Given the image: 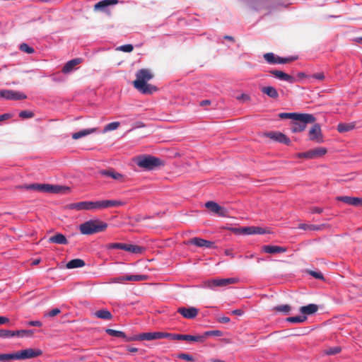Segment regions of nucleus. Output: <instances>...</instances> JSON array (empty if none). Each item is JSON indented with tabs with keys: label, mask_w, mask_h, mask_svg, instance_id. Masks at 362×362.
Instances as JSON below:
<instances>
[{
	"label": "nucleus",
	"mask_w": 362,
	"mask_h": 362,
	"mask_svg": "<svg viewBox=\"0 0 362 362\" xmlns=\"http://www.w3.org/2000/svg\"><path fill=\"white\" fill-rule=\"evenodd\" d=\"M327 152V150L326 148L324 147H317L313 149H310L309 151L310 153V159H315L320 158L325 155Z\"/></svg>",
	"instance_id": "obj_23"
},
{
	"label": "nucleus",
	"mask_w": 362,
	"mask_h": 362,
	"mask_svg": "<svg viewBox=\"0 0 362 362\" xmlns=\"http://www.w3.org/2000/svg\"><path fill=\"white\" fill-rule=\"evenodd\" d=\"M270 73L272 75H274L276 78H277L280 80L287 81L290 83H293L296 82V78L294 77H293L292 76H291L288 74L283 72L282 71L273 70V71H271Z\"/></svg>",
	"instance_id": "obj_17"
},
{
	"label": "nucleus",
	"mask_w": 362,
	"mask_h": 362,
	"mask_svg": "<svg viewBox=\"0 0 362 362\" xmlns=\"http://www.w3.org/2000/svg\"><path fill=\"white\" fill-rule=\"evenodd\" d=\"M20 49L22 52H24L28 53V54H33L35 52L34 49L33 47H30L26 43L21 44L20 45Z\"/></svg>",
	"instance_id": "obj_46"
},
{
	"label": "nucleus",
	"mask_w": 362,
	"mask_h": 362,
	"mask_svg": "<svg viewBox=\"0 0 362 362\" xmlns=\"http://www.w3.org/2000/svg\"><path fill=\"white\" fill-rule=\"evenodd\" d=\"M97 131V129L96 128H90V129H83V130H81L78 132H75L72 134V139H78L81 137H83V136H86L88 134H90L92 133H94Z\"/></svg>",
	"instance_id": "obj_27"
},
{
	"label": "nucleus",
	"mask_w": 362,
	"mask_h": 362,
	"mask_svg": "<svg viewBox=\"0 0 362 362\" xmlns=\"http://www.w3.org/2000/svg\"><path fill=\"white\" fill-rule=\"evenodd\" d=\"M263 136L269 138L274 141L286 145H290L291 144V140L289 138L280 132H264Z\"/></svg>",
	"instance_id": "obj_11"
},
{
	"label": "nucleus",
	"mask_w": 362,
	"mask_h": 362,
	"mask_svg": "<svg viewBox=\"0 0 362 362\" xmlns=\"http://www.w3.org/2000/svg\"><path fill=\"white\" fill-rule=\"evenodd\" d=\"M23 187L27 190H33L50 194H66L71 192V188L69 187L45 183H33L30 185H25Z\"/></svg>",
	"instance_id": "obj_2"
},
{
	"label": "nucleus",
	"mask_w": 362,
	"mask_h": 362,
	"mask_svg": "<svg viewBox=\"0 0 362 362\" xmlns=\"http://www.w3.org/2000/svg\"><path fill=\"white\" fill-rule=\"evenodd\" d=\"M309 140L317 144H321L324 141L321 127L319 124L315 123L308 131Z\"/></svg>",
	"instance_id": "obj_9"
},
{
	"label": "nucleus",
	"mask_w": 362,
	"mask_h": 362,
	"mask_svg": "<svg viewBox=\"0 0 362 362\" xmlns=\"http://www.w3.org/2000/svg\"><path fill=\"white\" fill-rule=\"evenodd\" d=\"M107 223L99 219L89 220L79 226L80 232L83 235H92L105 230Z\"/></svg>",
	"instance_id": "obj_4"
},
{
	"label": "nucleus",
	"mask_w": 362,
	"mask_h": 362,
	"mask_svg": "<svg viewBox=\"0 0 362 362\" xmlns=\"http://www.w3.org/2000/svg\"><path fill=\"white\" fill-rule=\"evenodd\" d=\"M322 211H323V209L322 208L317 207V206H313L310 209L311 213L321 214V213H322Z\"/></svg>",
	"instance_id": "obj_61"
},
{
	"label": "nucleus",
	"mask_w": 362,
	"mask_h": 362,
	"mask_svg": "<svg viewBox=\"0 0 362 362\" xmlns=\"http://www.w3.org/2000/svg\"><path fill=\"white\" fill-rule=\"evenodd\" d=\"M133 45L130 44L124 45L117 48V50L122 51L124 52H131L133 50Z\"/></svg>",
	"instance_id": "obj_50"
},
{
	"label": "nucleus",
	"mask_w": 362,
	"mask_h": 362,
	"mask_svg": "<svg viewBox=\"0 0 362 362\" xmlns=\"http://www.w3.org/2000/svg\"><path fill=\"white\" fill-rule=\"evenodd\" d=\"M299 310L303 315H310L318 310V306L315 304L311 303L305 306H301Z\"/></svg>",
	"instance_id": "obj_25"
},
{
	"label": "nucleus",
	"mask_w": 362,
	"mask_h": 362,
	"mask_svg": "<svg viewBox=\"0 0 362 362\" xmlns=\"http://www.w3.org/2000/svg\"><path fill=\"white\" fill-rule=\"evenodd\" d=\"M120 125L119 122H113L107 124L103 129V133L117 129Z\"/></svg>",
	"instance_id": "obj_41"
},
{
	"label": "nucleus",
	"mask_w": 362,
	"mask_h": 362,
	"mask_svg": "<svg viewBox=\"0 0 362 362\" xmlns=\"http://www.w3.org/2000/svg\"><path fill=\"white\" fill-rule=\"evenodd\" d=\"M70 209L81 210H92L103 209V200L97 202H80L70 204L68 206Z\"/></svg>",
	"instance_id": "obj_5"
},
{
	"label": "nucleus",
	"mask_w": 362,
	"mask_h": 362,
	"mask_svg": "<svg viewBox=\"0 0 362 362\" xmlns=\"http://www.w3.org/2000/svg\"><path fill=\"white\" fill-rule=\"evenodd\" d=\"M355 123H339L337 126V131L340 133H344L353 130L355 128Z\"/></svg>",
	"instance_id": "obj_29"
},
{
	"label": "nucleus",
	"mask_w": 362,
	"mask_h": 362,
	"mask_svg": "<svg viewBox=\"0 0 362 362\" xmlns=\"http://www.w3.org/2000/svg\"><path fill=\"white\" fill-rule=\"evenodd\" d=\"M125 251L132 252L133 254H141L144 251V248L139 245L127 244Z\"/></svg>",
	"instance_id": "obj_34"
},
{
	"label": "nucleus",
	"mask_w": 362,
	"mask_h": 362,
	"mask_svg": "<svg viewBox=\"0 0 362 362\" xmlns=\"http://www.w3.org/2000/svg\"><path fill=\"white\" fill-rule=\"evenodd\" d=\"M340 351H341V348L339 346H335V347H332V348H329L328 349L326 350L325 353L327 355H334V354L339 353Z\"/></svg>",
	"instance_id": "obj_53"
},
{
	"label": "nucleus",
	"mask_w": 362,
	"mask_h": 362,
	"mask_svg": "<svg viewBox=\"0 0 362 362\" xmlns=\"http://www.w3.org/2000/svg\"><path fill=\"white\" fill-rule=\"evenodd\" d=\"M232 230L235 233H242L245 235L254 234V226L243 227L240 228H233Z\"/></svg>",
	"instance_id": "obj_37"
},
{
	"label": "nucleus",
	"mask_w": 362,
	"mask_h": 362,
	"mask_svg": "<svg viewBox=\"0 0 362 362\" xmlns=\"http://www.w3.org/2000/svg\"><path fill=\"white\" fill-rule=\"evenodd\" d=\"M13 337H31L34 334V332L32 329H21V330H16V331H12Z\"/></svg>",
	"instance_id": "obj_32"
},
{
	"label": "nucleus",
	"mask_w": 362,
	"mask_h": 362,
	"mask_svg": "<svg viewBox=\"0 0 362 362\" xmlns=\"http://www.w3.org/2000/svg\"><path fill=\"white\" fill-rule=\"evenodd\" d=\"M223 333L220 330H211L205 332L202 335H199L200 337H203V342L205 341V339L210 336H216V337H221L222 336Z\"/></svg>",
	"instance_id": "obj_39"
},
{
	"label": "nucleus",
	"mask_w": 362,
	"mask_h": 362,
	"mask_svg": "<svg viewBox=\"0 0 362 362\" xmlns=\"http://www.w3.org/2000/svg\"><path fill=\"white\" fill-rule=\"evenodd\" d=\"M85 262L81 259H74L70 260L66 264V268L67 269H75V268H79L83 267L85 266Z\"/></svg>",
	"instance_id": "obj_30"
},
{
	"label": "nucleus",
	"mask_w": 362,
	"mask_h": 362,
	"mask_svg": "<svg viewBox=\"0 0 362 362\" xmlns=\"http://www.w3.org/2000/svg\"><path fill=\"white\" fill-rule=\"evenodd\" d=\"M146 275H126L121 276L118 279L119 281H140L147 279Z\"/></svg>",
	"instance_id": "obj_28"
},
{
	"label": "nucleus",
	"mask_w": 362,
	"mask_h": 362,
	"mask_svg": "<svg viewBox=\"0 0 362 362\" xmlns=\"http://www.w3.org/2000/svg\"><path fill=\"white\" fill-rule=\"evenodd\" d=\"M309 273L311 276H313L315 279H320V280L324 279L323 274L321 272L310 271Z\"/></svg>",
	"instance_id": "obj_55"
},
{
	"label": "nucleus",
	"mask_w": 362,
	"mask_h": 362,
	"mask_svg": "<svg viewBox=\"0 0 362 362\" xmlns=\"http://www.w3.org/2000/svg\"><path fill=\"white\" fill-rule=\"evenodd\" d=\"M262 250L266 253L274 254L285 252H286L287 249L286 247L277 245H264L262 247Z\"/></svg>",
	"instance_id": "obj_22"
},
{
	"label": "nucleus",
	"mask_w": 362,
	"mask_h": 362,
	"mask_svg": "<svg viewBox=\"0 0 362 362\" xmlns=\"http://www.w3.org/2000/svg\"><path fill=\"white\" fill-rule=\"evenodd\" d=\"M42 354L39 349H26L13 353V360H25L37 358Z\"/></svg>",
	"instance_id": "obj_6"
},
{
	"label": "nucleus",
	"mask_w": 362,
	"mask_h": 362,
	"mask_svg": "<svg viewBox=\"0 0 362 362\" xmlns=\"http://www.w3.org/2000/svg\"><path fill=\"white\" fill-rule=\"evenodd\" d=\"M281 119H292L303 122H315V117L311 114L296 113V112H283L279 115Z\"/></svg>",
	"instance_id": "obj_7"
},
{
	"label": "nucleus",
	"mask_w": 362,
	"mask_h": 362,
	"mask_svg": "<svg viewBox=\"0 0 362 362\" xmlns=\"http://www.w3.org/2000/svg\"><path fill=\"white\" fill-rule=\"evenodd\" d=\"M330 225L327 223H322L320 225H311V230H322L329 229Z\"/></svg>",
	"instance_id": "obj_45"
},
{
	"label": "nucleus",
	"mask_w": 362,
	"mask_h": 362,
	"mask_svg": "<svg viewBox=\"0 0 362 362\" xmlns=\"http://www.w3.org/2000/svg\"><path fill=\"white\" fill-rule=\"evenodd\" d=\"M28 325L30 326H35V327H41L42 325V322L39 320L29 321L28 322Z\"/></svg>",
	"instance_id": "obj_59"
},
{
	"label": "nucleus",
	"mask_w": 362,
	"mask_h": 362,
	"mask_svg": "<svg viewBox=\"0 0 362 362\" xmlns=\"http://www.w3.org/2000/svg\"><path fill=\"white\" fill-rule=\"evenodd\" d=\"M11 360H13V353L11 354H0V361L8 362Z\"/></svg>",
	"instance_id": "obj_48"
},
{
	"label": "nucleus",
	"mask_w": 362,
	"mask_h": 362,
	"mask_svg": "<svg viewBox=\"0 0 362 362\" xmlns=\"http://www.w3.org/2000/svg\"><path fill=\"white\" fill-rule=\"evenodd\" d=\"M81 62L82 59L81 58L73 59L65 64V65L63 66L62 69V71L64 74H69L71 72L77 65L81 64Z\"/></svg>",
	"instance_id": "obj_18"
},
{
	"label": "nucleus",
	"mask_w": 362,
	"mask_h": 362,
	"mask_svg": "<svg viewBox=\"0 0 362 362\" xmlns=\"http://www.w3.org/2000/svg\"><path fill=\"white\" fill-rule=\"evenodd\" d=\"M171 340H185L189 341L203 342V337L198 336H192L189 334H171Z\"/></svg>",
	"instance_id": "obj_14"
},
{
	"label": "nucleus",
	"mask_w": 362,
	"mask_h": 362,
	"mask_svg": "<svg viewBox=\"0 0 362 362\" xmlns=\"http://www.w3.org/2000/svg\"><path fill=\"white\" fill-rule=\"evenodd\" d=\"M186 245H194L199 247H206L210 248L214 245V243L201 238H193L185 241Z\"/></svg>",
	"instance_id": "obj_12"
},
{
	"label": "nucleus",
	"mask_w": 362,
	"mask_h": 362,
	"mask_svg": "<svg viewBox=\"0 0 362 362\" xmlns=\"http://www.w3.org/2000/svg\"><path fill=\"white\" fill-rule=\"evenodd\" d=\"M311 78H315L319 81H323L325 79V74L323 72H319V73L313 74L311 76Z\"/></svg>",
	"instance_id": "obj_54"
},
{
	"label": "nucleus",
	"mask_w": 362,
	"mask_h": 362,
	"mask_svg": "<svg viewBox=\"0 0 362 362\" xmlns=\"http://www.w3.org/2000/svg\"><path fill=\"white\" fill-rule=\"evenodd\" d=\"M177 313H179L185 318L193 319L197 316L199 310L194 307H181L178 308Z\"/></svg>",
	"instance_id": "obj_13"
},
{
	"label": "nucleus",
	"mask_w": 362,
	"mask_h": 362,
	"mask_svg": "<svg viewBox=\"0 0 362 362\" xmlns=\"http://www.w3.org/2000/svg\"><path fill=\"white\" fill-rule=\"evenodd\" d=\"M272 310L276 313H284L285 314H288L291 310V307L289 305H281L274 307Z\"/></svg>",
	"instance_id": "obj_38"
},
{
	"label": "nucleus",
	"mask_w": 362,
	"mask_h": 362,
	"mask_svg": "<svg viewBox=\"0 0 362 362\" xmlns=\"http://www.w3.org/2000/svg\"><path fill=\"white\" fill-rule=\"evenodd\" d=\"M264 59L269 64H286L293 62L297 59L296 57H281L276 56L272 52L266 53L263 56Z\"/></svg>",
	"instance_id": "obj_8"
},
{
	"label": "nucleus",
	"mask_w": 362,
	"mask_h": 362,
	"mask_svg": "<svg viewBox=\"0 0 362 362\" xmlns=\"http://www.w3.org/2000/svg\"><path fill=\"white\" fill-rule=\"evenodd\" d=\"M336 199L354 206H362V198L349 196H339L336 197Z\"/></svg>",
	"instance_id": "obj_15"
},
{
	"label": "nucleus",
	"mask_w": 362,
	"mask_h": 362,
	"mask_svg": "<svg viewBox=\"0 0 362 362\" xmlns=\"http://www.w3.org/2000/svg\"><path fill=\"white\" fill-rule=\"evenodd\" d=\"M313 123H315V122L293 120V122L291 123V130L293 133L301 132L305 130L307 124Z\"/></svg>",
	"instance_id": "obj_19"
},
{
	"label": "nucleus",
	"mask_w": 362,
	"mask_h": 362,
	"mask_svg": "<svg viewBox=\"0 0 362 362\" xmlns=\"http://www.w3.org/2000/svg\"><path fill=\"white\" fill-rule=\"evenodd\" d=\"M177 358L182 359V360L187 361H194V358H193V356L188 354H184V353L180 354H178Z\"/></svg>",
	"instance_id": "obj_51"
},
{
	"label": "nucleus",
	"mask_w": 362,
	"mask_h": 362,
	"mask_svg": "<svg viewBox=\"0 0 362 362\" xmlns=\"http://www.w3.org/2000/svg\"><path fill=\"white\" fill-rule=\"evenodd\" d=\"M154 339V332H145L138 335L131 336L129 338L127 339V341H132L137 340H153Z\"/></svg>",
	"instance_id": "obj_21"
},
{
	"label": "nucleus",
	"mask_w": 362,
	"mask_h": 362,
	"mask_svg": "<svg viewBox=\"0 0 362 362\" xmlns=\"http://www.w3.org/2000/svg\"><path fill=\"white\" fill-rule=\"evenodd\" d=\"M238 281L235 278H227V279H216L206 281L205 283L206 286L209 288H214V287H224L229 284H233Z\"/></svg>",
	"instance_id": "obj_10"
},
{
	"label": "nucleus",
	"mask_w": 362,
	"mask_h": 362,
	"mask_svg": "<svg viewBox=\"0 0 362 362\" xmlns=\"http://www.w3.org/2000/svg\"><path fill=\"white\" fill-rule=\"evenodd\" d=\"M12 334L11 330L0 329V338H11Z\"/></svg>",
	"instance_id": "obj_52"
},
{
	"label": "nucleus",
	"mask_w": 362,
	"mask_h": 362,
	"mask_svg": "<svg viewBox=\"0 0 362 362\" xmlns=\"http://www.w3.org/2000/svg\"><path fill=\"white\" fill-rule=\"evenodd\" d=\"M298 157L300 158L310 159L309 151L307 152L299 153Z\"/></svg>",
	"instance_id": "obj_60"
},
{
	"label": "nucleus",
	"mask_w": 362,
	"mask_h": 362,
	"mask_svg": "<svg viewBox=\"0 0 362 362\" xmlns=\"http://www.w3.org/2000/svg\"><path fill=\"white\" fill-rule=\"evenodd\" d=\"M99 174L104 177H111L115 180L122 181L124 176L121 173L115 171V170L110 168V169H105V170H101L99 171Z\"/></svg>",
	"instance_id": "obj_16"
},
{
	"label": "nucleus",
	"mask_w": 362,
	"mask_h": 362,
	"mask_svg": "<svg viewBox=\"0 0 362 362\" xmlns=\"http://www.w3.org/2000/svg\"><path fill=\"white\" fill-rule=\"evenodd\" d=\"M118 2V0H103L95 4L93 9L95 11H105L109 6L117 4Z\"/></svg>",
	"instance_id": "obj_20"
},
{
	"label": "nucleus",
	"mask_w": 362,
	"mask_h": 362,
	"mask_svg": "<svg viewBox=\"0 0 362 362\" xmlns=\"http://www.w3.org/2000/svg\"><path fill=\"white\" fill-rule=\"evenodd\" d=\"M25 98H27V96L23 93L13 90H8V94L6 95L7 100H20Z\"/></svg>",
	"instance_id": "obj_24"
},
{
	"label": "nucleus",
	"mask_w": 362,
	"mask_h": 362,
	"mask_svg": "<svg viewBox=\"0 0 362 362\" xmlns=\"http://www.w3.org/2000/svg\"><path fill=\"white\" fill-rule=\"evenodd\" d=\"M94 315L98 318L103 320H110L112 317L111 313L105 309L96 311Z\"/></svg>",
	"instance_id": "obj_35"
},
{
	"label": "nucleus",
	"mask_w": 362,
	"mask_h": 362,
	"mask_svg": "<svg viewBox=\"0 0 362 362\" xmlns=\"http://www.w3.org/2000/svg\"><path fill=\"white\" fill-rule=\"evenodd\" d=\"M262 92L274 99H276L279 97L277 90L272 86L263 87L262 88Z\"/></svg>",
	"instance_id": "obj_31"
},
{
	"label": "nucleus",
	"mask_w": 362,
	"mask_h": 362,
	"mask_svg": "<svg viewBox=\"0 0 362 362\" xmlns=\"http://www.w3.org/2000/svg\"><path fill=\"white\" fill-rule=\"evenodd\" d=\"M125 202L119 200H103V209L123 206Z\"/></svg>",
	"instance_id": "obj_33"
},
{
	"label": "nucleus",
	"mask_w": 362,
	"mask_h": 362,
	"mask_svg": "<svg viewBox=\"0 0 362 362\" xmlns=\"http://www.w3.org/2000/svg\"><path fill=\"white\" fill-rule=\"evenodd\" d=\"M171 334L172 333L156 332H154V339L168 338L171 340Z\"/></svg>",
	"instance_id": "obj_44"
},
{
	"label": "nucleus",
	"mask_w": 362,
	"mask_h": 362,
	"mask_svg": "<svg viewBox=\"0 0 362 362\" xmlns=\"http://www.w3.org/2000/svg\"><path fill=\"white\" fill-rule=\"evenodd\" d=\"M134 162L145 170H152L162 165L160 158L151 155H139L133 158Z\"/></svg>",
	"instance_id": "obj_3"
},
{
	"label": "nucleus",
	"mask_w": 362,
	"mask_h": 362,
	"mask_svg": "<svg viewBox=\"0 0 362 362\" xmlns=\"http://www.w3.org/2000/svg\"><path fill=\"white\" fill-rule=\"evenodd\" d=\"M106 333L108 334L110 336L115 337H122L124 339V340L127 341V339L129 338L130 337H127L124 332L122 331H118L112 329H107L105 330Z\"/></svg>",
	"instance_id": "obj_36"
},
{
	"label": "nucleus",
	"mask_w": 362,
	"mask_h": 362,
	"mask_svg": "<svg viewBox=\"0 0 362 362\" xmlns=\"http://www.w3.org/2000/svg\"><path fill=\"white\" fill-rule=\"evenodd\" d=\"M48 241L52 243H57L59 245H66L68 244V240L65 235L62 233H57L56 235L51 236Z\"/></svg>",
	"instance_id": "obj_26"
},
{
	"label": "nucleus",
	"mask_w": 362,
	"mask_h": 362,
	"mask_svg": "<svg viewBox=\"0 0 362 362\" xmlns=\"http://www.w3.org/2000/svg\"><path fill=\"white\" fill-rule=\"evenodd\" d=\"M307 320L306 316H295V317H288L286 319V320L288 322L292 323H301L305 322Z\"/></svg>",
	"instance_id": "obj_40"
},
{
	"label": "nucleus",
	"mask_w": 362,
	"mask_h": 362,
	"mask_svg": "<svg viewBox=\"0 0 362 362\" xmlns=\"http://www.w3.org/2000/svg\"><path fill=\"white\" fill-rule=\"evenodd\" d=\"M266 233L267 230L265 228L259 226H254V234H264Z\"/></svg>",
	"instance_id": "obj_58"
},
{
	"label": "nucleus",
	"mask_w": 362,
	"mask_h": 362,
	"mask_svg": "<svg viewBox=\"0 0 362 362\" xmlns=\"http://www.w3.org/2000/svg\"><path fill=\"white\" fill-rule=\"evenodd\" d=\"M298 228L303 229V230H311V225H308L305 223H300L298 226Z\"/></svg>",
	"instance_id": "obj_62"
},
{
	"label": "nucleus",
	"mask_w": 362,
	"mask_h": 362,
	"mask_svg": "<svg viewBox=\"0 0 362 362\" xmlns=\"http://www.w3.org/2000/svg\"><path fill=\"white\" fill-rule=\"evenodd\" d=\"M9 322V319L4 316H0V325L6 324Z\"/></svg>",
	"instance_id": "obj_63"
},
{
	"label": "nucleus",
	"mask_w": 362,
	"mask_h": 362,
	"mask_svg": "<svg viewBox=\"0 0 362 362\" xmlns=\"http://www.w3.org/2000/svg\"><path fill=\"white\" fill-rule=\"evenodd\" d=\"M237 100H241L243 102H247L250 100V97L247 94L243 93L239 96H237Z\"/></svg>",
	"instance_id": "obj_56"
},
{
	"label": "nucleus",
	"mask_w": 362,
	"mask_h": 362,
	"mask_svg": "<svg viewBox=\"0 0 362 362\" xmlns=\"http://www.w3.org/2000/svg\"><path fill=\"white\" fill-rule=\"evenodd\" d=\"M215 214L218 215L221 217H229L228 211L226 208H224L220 205H218V206L217 207L216 211Z\"/></svg>",
	"instance_id": "obj_43"
},
{
	"label": "nucleus",
	"mask_w": 362,
	"mask_h": 362,
	"mask_svg": "<svg viewBox=\"0 0 362 362\" xmlns=\"http://www.w3.org/2000/svg\"><path fill=\"white\" fill-rule=\"evenodd\" d=\"M11 115L8 113L3 114L0 115V122L11 118Z\"/></svg>",
	"instance_id": "obj_64"
},
{
	"label": "nucleus",
	"mask_w": 362,
	"mask_h": 362,
	"mask_svg": "<svg viewBox=\"0 0 362 362\" xmlns=\"http://www.w3.org/2000/svg\"><path fill=\"white\" fill-rule=\"evenodd\" d=\"M154 77L150 69H141L136 73V80L133 81L134 87L144 94H151L157 90V88L147 82Z\"/></svg>",
	"instance_id": "obj_1"
},
{
	"label": "nucleus",
	"mask_w": 362,
	"mask_h": 362,
	"mask_svg": "<svg viewBox=\"0 0 362 362\" xmlns=\"http://www.w3.org/2000/svg\"><path fill=\"white\" fill-rule=\"evenodd\" d=\"M126 243H110L107 245L106 247L107 249H119V250H126Z\"/></svg>",
	"instance_id": "obj_42"
},
{
	"label": "nucleus",
	"mask_w": 362,
	"mask_h": 362,
	"mask_svg": "<svg viewBox=\"0 0 362 362\" xmlns=\"http://www.w3.org/2000/svg\"><path fill=\"white\" fill-rule=\"evenodd\" d=\"M19 117L24 119L32 118L34 117V113L31 111L23 110L19 113Z\"/></svg>",
	"instance_id": "obj_49"
},
{
	"label": "nucleus",
	"mask_w": 362,
	"mask_h": 362,
	"mask_svg": "<svg viewBox=\"0 0 362 362\" xmlns=\"http://www.w3.org/2000/svg\"><path fill=\"white\" fill-rule=\"evenodd\" d=\"M205 206L211 211L216 213L218 204L214 202L209 201L205 203Z\"/></svg>",
	"instance_id": "obj_47"
},
{
	"label": "nucleus",
	"mask_w": 362,
	"mask_h": 362,
	"mask_svg": "<svg viewBox=\"0 0 362 362\" xmlns=\"http://www.w3.org/2000/svg\"><path fill=\"white\" fill-rule=\"evenodd\" d=\"M61 313V310L59 308H54L52 309L51 311H49L48 313L45 315V316L48 317H54L59 314Z\"/></svg>",
	"instance_id": "obj_57"
}]
</instances>
